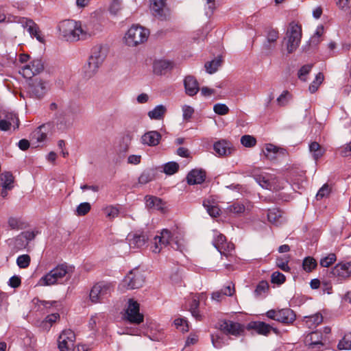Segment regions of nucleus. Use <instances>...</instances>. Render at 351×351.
Instances as JSON below:
<instances>
[{
	"instance_id": "obj_1",
	"label": "nucleus",
	"mask_w": 351,
	"mask_h": 351,
	"mask_svg": "<svg viewBox=\"0 0 351 351\" xmlns=\"http://www.w3.org/2000/svg\"><path fill=\"white\" fill-rule=\"evenodd\" d=\"M171 245L174 250L182 252L184 250V245L180 240L173 239V235L167 229H163L160 236H156L152 245V250L154 253H159L163 247Z\"/></svg>"
},
{
	"instance_id": "obj_2",
	"label": "nucleus",
	"mask_w": 351,
	"mask_h": 351,
	"mask_svg": "<svg viewBox=\"0 0 351 351\" xmlns=\"http://www.w3.org/2000/svg\"><path fill=\"white\" fill-rule=\"evenodd\" d=\"M106 56L107 49L105 47L97 45L93 48L88 64L84 67V73L87 77H91L97 73Z\"/></svg>"
},
{
	"instance_id": "obj_3",
	"label": "nucleus",
	"mask_w": 351,
	"mask_h": 351,
	"mask_svg": "<svg viewBox=\"0 0 351 351\" xmlns=\"http://www.w3.org/2000/svg\"><path fill=\"white\" fill-rule=\"evenodd\" d=\"M149 35V29L138 25H133L125 34L123 40L128 47H136L147 41Z\"/></svg>"
},
{
	"instance_id": "obj_4",
	"label": "nucleus",
	"mask_w": 351,
	"mask_h": 351,
	"mask_svg": "<svg viewBox=\"0 0 351 351\" xmlns=\"http://www.w3.org/2000/svg\"><path fill=\"white\" fill-rule=\"evenodd\" d=\"M60 34L67 41H77L82 39V23L73 20L62 21L58 26Z\"/></svg>"
},
{
	"instance_id": "obj_5",
	"label": "nucleus",
	"mask_w": 351,
	"mask_h": 351,
	"mask_svg": "<svg viewBox=\"0 0 351 351\" xmlns=\"http://www.w3.org/2000/svg\"><path fill=\"white\" fill-rule=\"evenodd\" d=\"M256 182L263 188L269 191H279L283 189V183L274 174L263 172L259 174L253 173Z\"/></svg>"
},
{
	"instance_id": "obj_6",
	"label": "nucleus",
	"mask_w": 351,
	"mask_h": 351,
	"mask_svg": "<svg viewBox=\"0 0 351 351\" xmlns=\"http://www.w3.org/2000/svg\"><path fill=\"white\" fill-rule=\"evenodd\" d=\"M67 273L68 268L66 265H58L40 278L37 282V285L40 287L53 285L58 283Z\"/></svg>"
},
{
	"instance_id": "obj_7",
	"label": "nucleus",
	"mask_w": 351,
	"mask_h": 351,
	"mask_svg": "<svg viewBox=\"0 0 351 351\" xmlns=\"http://www.w3.org/2000/svg\"><path fill=\"white\" fill-rule=\"evenodd\" d=\"M287 50L289 53H291L296 50L298 47L302 38V28L301 26L291 23L287 29L286 34Z\"/></svg>"
},
{
	"instance_id": "obj_8",
	"label": "nucleus",
	"mask_w": 351,
	"mask_h": 351,
	"mask_svg": "<svg viewBox=\"0 0 351 351\" xmlns=\"http://www.w3.org/2000/svg\"><path fill=\"white\" fill-rule=\"evenodd\" d=\"M112 291L110 284L99 282L95 284L91 289L89 298L93 303L101 302L103 300L108 297Z\"/></svg>"
},
{
	"instance_id": "obj_9",
	"label": "nucleus",
	"mask_w": 351,
	"mask_h": 351,
	"mask_svg": "<svg viewBox=\"0 0 351 351\" xmlns=\"http://www.w3.org/2000/svg\"><path fill=\"white\" fill-rule=\"evenodd\" d=\"M144 277L138 270L131 271L120 285L121 289H134L141 287L144 283Z\"/></svg>"
},
{
	"instance_id": "obj_10",
	"label": "nucleus",
	"mask_w": 351,
	"mask_h": 351,
	"mask_svg": "<svg viewBox=\"0 0 351 351\" xmlns=\"http://www.w3.org/2000/svg\"><path fill=\"white\" fill-rule=\"evenodd\" d=\"M125 318L130 323L139 324L143 322V315L139 312V304L133 299L128 300Z\"/></svg>"
},
{
	"instance_id": "obj_11",
	"label": "nucleus",
	"mask_w": 351,
	"mask_h": 351,
	"mask_svg": "<svg viewBox=\"0 0 351 351\" xmlns=\"http://www.w3.org/2000/svg\"><path fill=\"white\" fill-rule=\"evenodd\" d=\"M58 341L60 351H73L75 335L71 330H65L60 335Z\"/></svg>"
},
{
	"instance_id": "obj_12",
	"label": "nucleus",
	"mask_w": 351,
	"mask_h": 351,
	"mask_svg": "<svg viewBox=\"0 0 351 351\" xmlns=\"http://www.w3.org/2000/svg\"><path fill=\"white\" fill-rule=\"evenodd\" d=\"M151 10L154 15L160 20L170 17V10L167 6V0H151Z\"/></svg>"
},
{
	"instance_id": "obj_13",
	"label": "nucleus",
	"mask_w": 351,
	"mask_h": 351,
	"mask_svg": "<svg viewBox=\"0 0 351 351\" xmlns=\"http://www.w3.org/2000/svg\"><path fill=\"white\" fill-rule=\"evenodd\" d=\"M219 328L223 333L233 336H239L244 331V327L241 324L226 319L219 323Z\"/></svg>"
},
{
	"instance_id": "obj_14",
	"label": "nucleus",
	"mask_w": 351,
	"mask_h": 351,
	"mask_svg": "<svg viewBox=\"0 0 351 351\" xmlns=\"http://www.w3.org/2000/svg\"><path fill=\"white\" fill-rule=\"evenodd\" d=\"M73 115L68 110H63L56 117V128L58 131L64 132L73 125Z\"/></svg>"
},
{
	"instance_id": "obj_15",
	"label": "nucleus",
	"mask_w": 351,
	"mask_h": 351,
	"mask_svg": "<svg viewBox=\"0 0 351 351\" xmlns=\"http://www.w3.org/2000/svg\"><path fill=\"white\" fill-rule=\"evenodd\" d=\"M27 91L31 97L40 98L47 91V83L41 79L35 78L29 84Z\"/></svg>"
},
{
	"instance_id": "obj_16",
	"label": "nucleus",
	"mask_w": 351,
	"mask_h": 351,
	"mask_svg": "<svg viewBox=\"0 0 351 351\" xmlns=\"http://www.w3.org/2000/svg\"><path fill=\"white\" fill-rule=\"evenodd\" d=\"M37 232L34 231H25L21 232L12 241L14 247L18 250L25 249L29 243L34 239Z\"/></svg>"
},
{
	"instance_id": "obj_17",
	"label": "nucleus",
	"mask_w": 351,
	"mask_h": 351,
	"mask_svg": "<svg viewBox=\"0 0 351 351\" xmlns=\"http://www.w3.org/2000/svg\"><path fill=\"white\" fill-rule=\"evenodd\" d=\"M304 343L309 348L317 351L321 347L324 346L322 333L319 331L308 333L305 337Z\"/></svg>"
},
{
	"instance_id": "obj_18",
	"label": "nucleus",
	"mask_w": 351,
	"mask_h": 351,
	"mask_svg": "<svg viewBox=\"0 0 351 351\" xmlns=\"http://www.w3.org/2000/svg\"><path fill=\"white\" fill-rule=\"evenodd\" d=\"M22 26L27 29L32 37H35L41 43L45 42L43 36L38 25L32 19H23L21 21Z\"/></svg>"
},
{
	"instance_id": "obj_19",
	"label": "nucleus",
	"mask_w": 351,
	"mask_h": 351,
	"mask_svg": "<svg viewBox=\"0 0 351 351\" xmlns=\"http://www.w3.org/2000/svg\"><path fill=\"white\" fill-rule=\"evenodd\" d=\"M332 275L342 279H346L351 276V261L341 262L337 264L332 269Z\"/></svg>"
},
{
	"instance_id": "obj_20",
	"label": "nucleus",
	"mask_w": 351,
	"mask_h": 351,
	"mask_svg": "<svg viewBox=\"0 0 351 351\" xmlns=\"http://www.w3.org/2000/svg\"><path fill=\"white\" fill-rule=\"evenodd\" d=\"M174 65L173 62L167 60H158L154 62L153 71L157 75H165L171 71Z\"/></svg>"
},
{
	"instance_id": "obj_21",
	"label": "nucleus",
	"mask_w": 351,
	"mask_h": 351,
	"mask_svg": "<svg viewBox=\"0 0 351 351\" xmlns=\"http://www.w3.org/2000/svg\"><path fill=\"white\" fill-rule=\"evenodd\" d=\"M184 86L185 93L190 96L193 97L199 90V83L196 78L192 75H187L184 79Z\"/></svg>"
},
{
	"instance_id": "obj_22",
	"label": "nucleus",
	"mask_w": 351,
	"mask_h": 351,
	"mask_svg": "<svg viewBox=\"0 0 351 351\" xmlns=\"http://www.w3.org/2000/svg\"><path fill=\"white\" fill-rule=\"evenodd\" d=\"M161 134L155 130L145 132L141 138V142L143 145L154 147L159 144L161 140Z\"/></svg>"
},
{
	"instance_id": "obj_23",
	"label": "nucleus",
	"mask_w": 351,
	"mask_h": 351,
	"mask_svg": "<svg viewBox=\"0 0 351 351\" xmlns=\"http://www.w3.org/2000/svg\"><path fill=\"white\" fill-rule=\"evenodd\" d=\"M213 149L218 156H226L232 154L233 150L230 143L225 140H220L213 145Z\"/></svg>"
},
{
	"instance_id": "obj_24",
	"label": "nucleus",
	"mask_w": 351,
	"mask_h": 351,
	"mask_svg": "<svg viewBox=\"0 0 351 351\" xmlns=\"http://www.w3.org/2000/svg\"><path fill=\"white\" fill-rule=\"evenodd\" d=\"M248 329L255 330L258 335L267 336L270 332L274 330L272 326L263 322H251L247 325Z\"/></svg>"
},
{
	"instance_id": "obj_25",
	"label": "nucleus",
	"mask_w": 351,
	"mask_h": 351,
	"mask_svg": "<svg viewBox=\"0 0 351 351\" xmlns=\"http://www.w3.org/2000/svg\"><path fill=\"white\" fill-rule=\"evenodd\" d=\"M127 239L130 248L139 249L145 245L147 241V237L143 234H128Z\"/></svg>"
},
{
	"instance_id": "obj_26",
	"label": "nucleus",
	"mask_w": 351,
	"mask_h": 351,
	"mask_svg": "<svg viewBox=\"0 0 351 351\" xmlns=\"http://www.w3.org/2000/svg\"><path fill=\"white\" fill-rule=\"evenodd\" d=\"M100 30L99 24L94 21H89L84 24L82 23V39L90 37L100 32Z\"/></svg>"
},
{
	"instance_id": "obj_27",
	"label": "nucleus",
	"mask_w": 351,
	"mask_h": 351,
	"mask_svg": "<svg viewBox=\"0 0 351 351\" xmlns=\"http://www.w3.org/2000/svg\"><path fill=\"white\" fill-rule=\"evenodd\" d=\"M206 178V173L201 169H193L187 175V182L189 184H197L202 183Z\"/></svg>"
},
{
	"instance_id": "obj_28",
	"label": "nucleus",
	"mask_w": 351,
	"mask_h": 351,
	"mask_svg": "<svg viewBox=\"0 0 351 351\" xmlns=\"http://www.w3.org/2000/svg\"><path fill=\"white\" fill-rule=\"evenodd\" d=\"M50 123L43 124L37 128L32 133V141L36 140V143H40L45 141L47 138L46 131L49 128Z\"/></svg>"
},
{
	"instance_id": "obj_29",
	"label": "nucleus",
	"mask_w": 351,
	"mask_h": 351,
	"mask_svg": "<svg viewBox=\"0 0 351 351\" xmlns=\"http://www.w3.org/2000/svg\"><path fill=\"white\" fill-rule=\"evenodd\" d=\"M295 319L294 312L290 308H283L278 311L277 321L284 323L290 324Z\"/></svg>"
},
{
	"instance_id": "obj_30",
	"label": "nucleus",
	"mask_w": 351,
	"mask_h": 351,
	"mask_svg": "<svg viewBox=\"0 0 351 351\" xmlns=\"http://www.w3.org/2000/svg\"><path fill=\"white\" fill-rule=\"evenodd\" d=\"M167 112V107L162 104H160L156 106L152 110L149 111L147 115L150 119L162 120L163 119Z\"/></svg>"
},
{
	"instance_id": "obj_31",
	"label": "nucleus",
	"mask_w": 351,
	"mask_h": 351,
	"mask_svg": "<svg viewBox=\"0 0 351 351\" xmlns=\"http://www.w3.org/2000/svg\"><path fill=\"white\" fill-rule=\"evenodd\" d=\"M145 199V205L147 208L158 210H162L164 209L165 204L160 199L154 196H146Z\"/></svg>"
},
{
	"instance_id": "obj_32",
	"label": "nucleus",
	"mask_w": 351,
	"mask_h": 351,
	"mask_svg": "<svg viewBox=\"0 0 351 351\" xmlns=\"http://www.w3.org/2000/svg\"><path fill=\"white\" fill-rule=\"evenodd\" d=\"M323 321V317L320 313H315L304 317V322L309 328H315Z\"/></svg>"
},
{
	"instance_id": "obj_33",
	"label": "nucleus",
	"mask_w": 351,
	"mask_h": 351,
	"mask_svg": "<svg viewBox=\"0 0 351 351\" xmlns=\"http://www.w3.org/2000/svg\"><path fill=\"white\" fill-rule=\"evenodd\" d=\"M267 218L269 222L278 225L283 221L282 212L277 208H272L268 210Z\"/></svg>"
},
{
	"instance_id": "obj_34",
	"label": "nucleus",
	"mask_w": 351,
	"mask_h": 351,
	"mask_svg": "<svg viewBox=\"0 0 351 351\" xmlns=\"http://www.w3.org/2000/svg\"><path fill=\"white\" fill-rule=\"evenodd\" d=\"M14 177L10 172L2 173L0 176V186L1 188L12 189L13 188Z\"/></svg>"
},
{
	"instance_id": "obj_35",
	"label": "nucleus",
	"mask_w": 351,
	"mask_h": 351,
	"mask_svg": "<svg viewBox=\"0 0 351 351\" xmlns=\"http://www.w3.org/2000/svg\"><path fill=\"white\" fill-rule=\"evenodd\" d=\"M309 151L312 154L315 160H317L320 158L324 153V149H322L320 145L317 142H312L309 145Z\"/></svg>"
},
{
	"instance_id": "obj_36",
	"label": "nucleus",
	"mask_w": 351,
	"mask_h": 351,
	"mask_svg": "<svg viewBox=\"0 0 351 351\" xmlns=\"http://www.w3.org/2000/svg\"><path fill=\"white\" fill-rule=\"evenodd\" d=\"M221 62L222 60L221 57H217L212 61L206 62L204 65L206 72L209 74L215 73L218 68L221 66Z\"/></svg>"
},
{
	"instance_id": "obj_37",
	"label": "nucleus",
	"mask_w": 351,
	"mask_h": 351,
	"mask_svg": "<svg viewBox=\"0 0 351 351\" xmlns=\"http://www.w3.org/2000/svg\"><path fill=\"white\" fill-rule=\"evenodd\" d=\"M317 261L314 258L308 256L304 259L302 267L305 271L311 272L317 267Z\"/></svg>"
},
{
	"instance_id": "obj_38",
	"label": "nucleus",
	"mask_w": 351,
	"mask_h": 351,
	"mask_svg": "<svg viewBox=\"0 0 351 351\" xmlns=\"http://www.w3.org/2000/svg\"><path fill=\"white\" fill-rule=\"evenodd\" d=\"M203 205L211 217H216L219 215L220 209L217 206L213 205L210 200H205Z\"/></svg>"
},
{
	"instance_id": "obj_39",
	"label": "nucleus",
	"mask_w": 351,
	"mask_h": 351,
	"mask_svg": "<svg viewBox=\"0 0 351 351\" xmlns=\"http://www.w3.org/2000/svg\"><path fill=\"white\" fill-rule=\"evenodd\" d=\"M103 210L106 217L110 219L118 217L119 214V208L116 206H108L105 207Z\"/></svg>"
},
{
	"instance_id": "obj_40",
	"label": "nucleus",
	"mask_w": 351,
	"mask_h": 351,
	"mask_svg": "<svg viewBox=\"0 0 351 351\" xmlns=\"http://www.w3.org/2000/svg\"><path fill=\"white\" fill-rule=\"evenodd\" d=\"M337 260V256L335 254L330 253L327 256L322 258L320 259L319 263L320 265L323 267H328L331 265H332Z\"/></svg>"
},
{
	"instance_id": "obj_41",
	"label": "nucleus",
	"mask_w": 351,
	"mask_h": 351,
	"mask_svg": "<svg viewBox=\"0 0 351 351\" xmlns=\"http://www.w3.org/2000/svg\"><path fill=\"white\" fill-rule=\"evenodd\" d=\"M339 350H351V334H346L338 343Z\"/></svg>"
},
{
	"instance_id": "obj_42",
	"label": "nucleus",
	"mask_w": 351,
	"mask_h": 351,
	"mask_svg": "<svg viewBox=\"0 0 351 351\" xmlns=\"http://www.w3.org/2000/svg\"><path fill=\"white\" fill-rule=\"evenodd\" d=\"M217 250L221 255L228 256L231 255V252L234 250V245L232 243L226 242L223 245H217Z\"/></svg>"
},
{
	"instance_id": "obj_43",
	"label": "nucleus",
	"mask_w": 351,
	"mask_h": 351,
	"mask_svg": "<svg viewBox=\"0 0 351 351\" xmlns=\"http://www.w3.org/2000/svg\"><path fill=\"white\" fill-rule=\"evenodd\" d=\"M278 150L279 149L276 146L272 144H267L265 146V150L264 153L267 158L273 160L276 158Z\"/></svg>"
},
{
	"instance_id": "obj_44",
	"label": "nucleus",
	"mask_w": 351,
	"mask_h": 351,
	"mask_svg": "<svg viewBox=\"0 0 351 351\" xmlns=\"http://www.w3.org/2000/svg\"><path fill=\"white\" fill-rule=\"evenodd\" d=\"M58 313H52L46 317L45 320L42 322V326L45 329H49L53 323L56 322L59 318Z\"/></svg>"
},
{
	"instance_id": "obj_45",
	"label": "nucleus",
	"mask_w": 351,
	"mask_h": 351,
	"mask_svg": "<svg viewBox=\"0 0 351 351\" xmlns=\"http://www.w3.org/2000/svg\"><path fill=\"white\" fill-rule=\"evenodd\" d=\"M245 210V206L243 204L239 202H236L229 206L227 208V211L230 213L239 215L243 213Z\"/></svg>"
},
{
	"instance_id": "obj_46",
	"label": "nucleus",
	"mask_w": 351,
	"mask_h": 351,
	"mask_svg": "<svg viewBox=\"0 0 351 351\" xmlns=\"http://www.w3.org/2000/svg\"><path fill=\"white\" fill-rule=\"evenodd\" d=\"M336 5L341 10L346 12L349 17H351V10L350 0H336Z\"/></svg>"
},
{
	"instance_id": "obj_47",
	"label": "nucleus",
	"mask_w": 351,
	"mask_h": 351,
	"mask_svg": "<svg viewBox=\"0 0 351 351\" xmlns=\"http://www.w3.org/2000/svg\"><path fill=\"white\" fill-rule=\"evenodd\" d=\"M179 165L176 162H169L164 165L163 171L167 175H173L178 171Z\"/></svg>"
},
{
	"instance_id": "obj_48",
	"label": "nucleus",
	"mask_w": 351,
	"mask_h": 351,
	"mask_svg": "<svg viewBox=\"0 0 351 351\" xmlns=\"http://www.w3.org/2000/svg\"><path fill=\"white\" fill-rule=\"evenodd\" d=\"M324 80V75L322 73H319L316 77L315 80L310 84L308 90L311 93H315L319 85L322 84V81Z\"/></svg>"
},
{
	"instance_id": "obj_49",
	"label": "nucleus",
	"mask_w": 351,
	"mask_h": 351,
	"mask_svg": "<svg viewBox=\"0 0 351 351\" xmlns=\"http://www.w3.org/2000/svg\"><path fill=\"white\" fill-rule=\"evenodd\" d=\"M31 258L28 254H23L16 259L17 265L22 269L27 268L30 264Z\"/></svg>"
},
{
	"instance_id": "obj_50",
	"label": "nucleus",
	"mask_w": 351,
	"mask_h": 351,
	"mask_svg": "<svg viewBox=\"0 0 351 351\" xmlns=\"http://www.w3.org/2000/svg\"><path fill=\"white\" fill-rule=\"evenodd\" d=\"M210 338L212 344L215 348H221L225 343L223 336L219 333L212 334Z\"/></svg>"
},
{
	"instance_id": "obj_51",
	"label": "nucleus",
	"mask_w": 351,
	"mask_h": 351,
	"mask_svg": "<svg viewBox=\"0 0 351 351\" xmlns=\"http://www.w3.org/2000/svg\"><path fill=\"white\" fill-rule=\"evenodd\" d=\"M90 208L91 206L88 202L81 203L76 208V215L78 216H84L90 211Z\"/></svg>"
},
{
	"instance_id": "obj_52",
	"label": "nucleus",
	"mask_w": 351,
	"mask_h": 351,
	"mask_svg": "<svg viewBox=\"0 0 351 351\" xmlns=\"http://www.w3.org/2000/svg\"><path fill=\"white\" fill-rule=\"evenodd\" d=\"M213 111L217 114L226 115L229 112L230 109L226 104L218 103L213 106Z\"/></svg>"
},
{
	"instance_id": "obj_53",
	"label": "nucleus",
	"mask_w": 351,
	"mask_h": 351,
	"mask_svg": "<svg viewBox=\"0 0 351 351\" xmlns=\"http://www.w3.org/2000/svg\"><path fill=\"white\" fill-rule=\"evenodd\" d=\"M174 324L177 329L180 330L182 332H187L189 330V326L187 320L184 318H177L174 320Z\"/></svg>"
},
{
	"instance_id": "obj_54",
	"label": "nucleus",
	"mask_w": 351,
	"mask_h": 351,
	"mask_svg": "<svg viewBox=\"0 0 351 351\" xmlns=\"http://www.w3.org/2000/svg\"><path fill=\"white\" fill-rule=\"evenodd\" d=\"M34 75L40 73L44 69L43 62L40 59H35L31 62L30 64Z\"/></svg>"
},
{
	"instance_id": "obj_55",
	"label": "nucleus",
	"mask_w": 351,
	"mask_h": 351,
	"mask_svg": "<svg viewBox=\"0 0 351 351\" xmlns=\"http://www.w3.org/2000/svg\"><path fill=\"white\" fill-rule=\"evenodd\" d=\"M213 243L215 248L217 249V245H223V244L226 242V239L225 236H223L222 234L219 233L217 231H214V235H213Z\"/></svg>"
},
{
	"instance_id": "obj_56",
	"label": "nucleus",
	"mask_w": 351,
	"mask_h": 351,
	"mask_svg": "<svg viewBox=\"0 0 351 351\" xmlns=\"http://www.w3.org/2000/svg\"><path fill=\"white\" fill-rule=\"evenodd\" d=\"M241 144L246 147H252L256 145V138L250 135H244L241 138Z\"/></svg>"
},
{
	"instance_id": "obj_57",
	"label": "nucleus",
	"mask_w": 351,
	"mask_h": 351,
	"mask_svg": "<svg viewBox=\"0 0 351 351\" xmlns=\"http://www.w3.org/2000/svg\"><path fill=\"white\" fill-rule=\"evenodd\" d=\"M291 98V95L287 90H284L281 95L277 98L276 102L280 106H285L288 104Z\"/></svg>"
},
{
	"instance_id": "obj_58",
	"label": "nucleus",
	"mask_w": 351,
	"mask_h": 351,
	"mask_svg": "<svg viewBox=\"0 0 351 351\" xmlns=\"http://www.w3.org/2000/svg\"><path fill=\"white\" fill-rule=\"evenodd\" d=\"M313 67V64H306L300 68L298 71V77L300 80L306 81V76L309 73L311 69Z\"/></svg>"
},
{
	"instance_id": "obj_59",
	"label": "nucleus",
	"mask_w": 351,
	"mask_h": 351,
	"mask_svg": "<svg viewBox=\"0 0 351 351\" xmlns=\"http://www.w3.org/2000/svg\"><path fill=\"white\" fill-rule=\"evenodd\" d=\"M182 117L185 121H189L194 113V109L193 107L189 105H184L182 107Z\"/></svg>"
},
{
	"instance_id": "obj_60",
	"label": "nucleus",
	"mask_w": 351,
	"mask_h": 351,
	"mask_svg": "<svg viewBox=\"0 0 351 351\" xmlns=\"http://www.w3.org/2000/svg\"><path fill=\"white\" fill-rule=\"evenodd\" d=\"M286 278L284 274L279 271H274L271 274V282L281 285L285 282Z\"/></svg>"
},
{
	"instance_id": "obj_61",
	"label": "nucleus",
	"mask_w": 351,
	"mask_h": 351,
	"mask_svg": "<svg viewBox=\"0 0 351 351\" xmlns=\"http://www.w3.org/2000/svg\"><path fill=\"white\" fill-rule=\"evenodd\" d=\"M331 189L328 184H324L320 189L318 191L316 197L317 199H322L327 197L330 193Z\"/></svg>"
},
{
	"instance_id": "obj_62",
	"label": "nucleus",
	"mask_w": 351,
	"mask_h": 351,
	"mask_svg": "<svg viewBox=\"0 0 351 351\" xmlns=\"http://www.w3.org/2000/svg\"><path fill=\"white\" fill-rule=\"evenodd\" d=\"M19 73L25 78H31L34 73L32 71V67L30 64H27L21 68Z\"/></svg>"
},
{
	"instance_id": "obj_63",
	"label": "nucleus",
	"mask_w": 351,
	"mask_h": 351,
	"mask_svg": "<svg viewBox=\"0 0 351 351\" xmlns=\"http://www.w3.org/2000/svg\"><path fill=\"white\" fill-rule=\"evenodd\" d=\"M33 302L38 306V310L43 311L45 308H48L52 306L53 304H55L56 302H47V301H40L39 300L34 299Z\"/></svg>"
},
{
	"instance_id": "obj_64",
	"label": "nucleus",
	"mask_w": 351,
	"mask_h": 351,
	"mask_svg": "<svg viewBox=\"0 0 351 351\" xmlns=\"http://www.w3.org/2000/svg\"><path fill=\"white\" fill-rule=\"evenodd\" d=\"M206 14L208 16H210L215 9L217 8V4L215 0H206Z\"/></svg>"
}]
</instances>
